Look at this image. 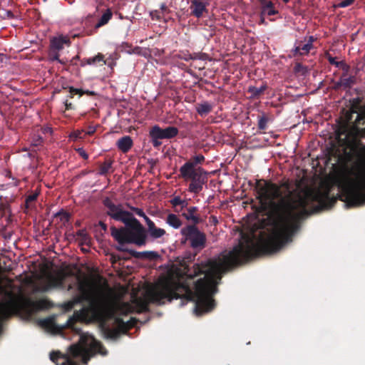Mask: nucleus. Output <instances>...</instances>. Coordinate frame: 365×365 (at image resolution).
Instances as JSON below:
<instances>
[{
  "mask_svg": "<svg viewBox=\"0 0 365 365\" xmlns=\"http://www.w3.org/2000/svg\"><path fill=\"white\" fill-rule=\"evenodd\" d=\"M257 199L262 211H268L272 222L273 230L257 243L246 237L228 252H223L216 259L195 263L192 267H185L187 279L203 274L195 284L193 291L187 282L171 277L160 279L146 292L149 302L163 305L165 301L174 299L195 302V313L197 316L211 312L215 307L212 295L217 292V285L222 275L233 267L243 264L252 258L274 253L292 240L293 235L300 229L301 220L307 213L310 202H317L321 208L332 207L336 198L330 197L328 192L309 191L304 195L292 196L287 182L277 185L263 179L255 183Z\"/></svg>",
  "mask_w": 365,
  "mask_h": 365,
  "instance_id": "obj_1",
  "label": "nucleus"
},
{
  "mask_svg": "<svg viewBox=\"0 0 365 365\" xmlns=\"http://www.w3.org/2000/svg\"><path fill=\"white\" fill-rule=\"evenodd\" d=\"M362 101L360 97L350 100V110L336 130L338 141L349 149L345 153L348 160L356 158L347 169L348 176L341 186L346 202L352 206L365 204V145L361 141L365 138V106Z\"/></svg>",
  "mask_w": 365,
  "mask_h": 365,
  "instance_id": "obj_2",
  "label": "nucleus"
},
{
  "mask_svg": "<svg viewBox=\"0 0 365 365\" xmlns=\"http://www.w3.org/2000/svg\"><path fill=\"white\" fill-rule=\"evenodd\" d=\"M77 287L80 294L64 304L66 309L71 310L75 305L86 302L88 305L81 309V313L85 318L105 323L112 317L110 299L103 289L83 281H78Z\"/></svg>",
  "mask_w": 365,
  "mask_h": 365,
  "instance_id": "obj_3",
  "label": "nucleus"
},
{
  "mask_svg": "<svg viewBox=\"0 0 365 365\" xmlns=\"http://www.w3.org/2000/svg\"><path fill=\"white\" fill-rule=\"evenodd\" d=\"M81 343L74 344L68 348V354H62L60 351H52L51 360L56 365H80L74 359L80 358L83 364H87L92 356L96 354L106 355L107 350L103 345L93 336H81Z\"/></svg>",
  "mask_w": 365,
  "mask_h": 365,
  "instance_id": "obj_4",
  "label": "nucleus"
},
{
  "mask_svg": "<svg viewBox=\"0 0 365 365\" xmlns=\"http://www.w3.org/2000/svg\"><path fill=\"white\" fill-rule=\"evenodd\" d=\"M202 155H195L185 162L179 169V178L185 181H190L188 191L191 193L199 194L207 183L208 173L202 167L198 166L205 161Z\"/></svg>",
  "mask_w": 365,
  "mask_h": 365,
  "instance_id": "obj_5",
  "label": "nucleus"
},
{
  "mask_svg": "<svg viewBox=\"0 0 365 365\" xmlns=\"http://www.w3.org/2000/svg\"><path fill=\"white\" fill-rule=\"evenodd\" d=\"M125 227H110L112 237L120 244H135L141 247L146 244L147 235L145 227L132 215L123 222Z\"/></svg>",
  "mask_w": 365,
  "mask_h": 365,
  "instance_id": "obj_6",
  "label": "nucleus"
},
{
  "mask_svg": "<svg viewBox=\"0 0 365 365\" xmlns=\"http://www.w3.org/2000/svg\"><path fill=\"white\" fill-rule=\"evenodd\" d=\"M11 302L9 311L19 312L23 304L26 306L32 307L36 309H47L50 306V302L45 299H39L36 302H32L30 299L18 297L13 292L8 291L4 287L0 284V304Z\"/></svg>",
  "mask_w": 365,
  "mask_h": 365,
  "instance_id": "obj_7",
  "label": "nucleus"
},
{
  "mask_svg": "<svg viewBox=\"0 0 365 365\" xmlns=\"http://www.w3.org/2000/svg\"><path fill=\"white\" fill-rule=\"evenodd\" d=\"M180 234L184 237L182 242H190V247L195 250H202L206 245V235L197 225H187L182 227Z\"/></svg>",
  "mask_w": 365,
  "mask_h": 365,
  "instance_id": "obj_8",
  "label": "nucleus"
},
{
  "mask_svg": "<svg viewBox=\"0 0 365 365\" xmlns=\"http://www.w3.org/2000/svg\"><path fill=\"white\" fill-rule=\"evenodd\" d=\"M111 310L113 312V315L110 318H109V319H112L114 316V312L112 307ZM108 320V319L106 322H107ZM115 323L118 326V328H110L108 327H105L106 322L100 323L103 327V331L106 336L108 339H117L120 336V332L125 333L128 331V329L134 327L135 321L131 319L130 321L125 322L122 318L115 317Z\"/></svg>",
  "mask_w": 365,
  "mask_h": 365,
  "instance_id": "obj_9",
  "label": "nucleus"
},
{
  "mask_svg": "<svg viewBox=\"0 0 365 365\" xmlns=\"http://www.w3.org/2000/svg\"><path fill=\"white\" fill-rule=\"evenodd\" d=\"M103 205L107 208L106 215L116 221L123 222L133 215L128 211L123 210L121 204L113 203L108 197L103 200Z\"/></svg>",
  "mask_w": 365,
  "mask_h": 365,
  "instance_id": "obj_10",
  "label": "nucleus"
},
{
  "mask_svg": "<svg viewBox=\"0 0 365 365\" xmlns=\"http://www.w3.org/2000/svg\"><path fill=\"white\" fill-rule=\"evenodd\" d=\"M317 40L313 36L305 37L303 41H297L290 51V56L296 58L307 55L314 48L313 43Z\"/></svg>",
  "mask_w": 365,
  "mask_h": 365,
  "instance_id": "obj_11",
  "label": "nucleus"
},
{
  "mask_svg": "<svg viewBox=\"0 0 365 365\" xmlns=\"http://www.w3.org/2000/svg\"><path fill=\"white\" fill-rule=\"evenodd\" d=\"M179 130L178 128L174 126H168L165 128H161L156 125L150 130V137L162 139H171L178 135Z\"/></svg>",
  "mask_w": 365,
  "mask_h": 365,
  "instance_id": "obj_12",
  "label": "nucleus"
},
{
  "mask_svg": "<svg viewBox=\"0 0 365 365\" xmlns=\"http://www.w3.org/2000/svg\"><path fill=\"white\" fill-rule=\"evenodd\" d=\"M67 274L63 271H59L56 275H48L47 277V284L43 287V291H47L51 288H62L64 284Z\"/></svg>",
  "mask_w": 365,
  "mask_h": 365,
  "instance_id": "obj_13",
  "label": "nucleus"
},
{
  "mask_svg": "<svg viewBox=\"0 0 365 365\" xmlns=\"http://www.w3.org/2000/svg\"><path fill=\"white\" fill-rule=\"evenodd\" d=\"M181 216L186 220L191 222V225H197L202 221L198 214V207L195 206H190L189 207H187L185 211L181 213Z\"/></svg>",
  "mask_w": 365,
  "mask_h": 365,
  "instance_id": "obj_14",
  "label": "nucleus"
},
{
  "mask_svg": "<svg viewBox=\"0 0 365 365\" xmlns=\"http://www.w3.org/2000/svg\"><path fill=\"white\" fill-rule=\"evenodd\" d=\"M118 250L127 252L132 257L138 258V259H155L159 257V255L156 252H154V251L137 252L133 250L123 249V248H118Z\"/></svg>",
  "mask_w": 365,
  "mask_h": 365,
  "instance_id": "obj_15",
  "label": "nucleus"
},
{
  "mask_svg": "<svg viewBox=\"0 0 365 365\" xmlns=\"http://www.w3.org/2000/svg\"><path fill=\"white\" fill-rule=\"evenodd\" d=\"M190 13L197 18L202 16L203 12H207L206 4L203 1H192Z\"/></svg>",
  "mask_w": 365,
  "mask_h": 365,
  "instance_id": "obj_16",
  "label": "nucleus"
},
{
  "mask_svg": "<svg viewBox=\"0 0 365 365\" xmlns=\"http://www.w3.org/2000/svg\"><path fill=\"white\" fill-rule=\"evenodd\" d=\"M101 65L106 64L104 60V56L102 53H98L96 56L91 58H85L81 61V66H85L86 65Z\"/></svg>",
  "mask_w": 365,
  "mask_h": 365,
  "instance_id": "obj_17",
  "label": "nucleus"
},
{
  "mask_svg": "<svg viewBox=\"0 0 365 365\" xmlns=\"http://www.w3.org/2000/svg\"><path fill=\"white\" fill-rule=\"evenodd\" d=\"M70 41L66 37L63 36L58 37H53L51 40L50 47L51 49L54 51H60L63 48L64 44L69 43Z\"/></svg>",
  "mask_w": 365,
  "mask_h": 365,
  "instance_id": "obj_18",
  "label": "nucleus"
},
{
  "mask_svg": "<svg viewBox=\"0 0 365 365\" xmlns=\"http://www.w3.org/2000/svg\"><path fill=\"white\" fill-rule=\"evenodd\" d=\"M11 303L0 304V334L2 332V323L3 321L10 317L14 313L16 312L9 311V306Z\"/></svg>",
  "mask_w": 365,
  "mask_h": 365,
  "instance_id": "obj_19",
  "label": "nucleus"
},
{
  "mask_svg": "<svg viewBox=\"0 0 365 365\" xmlns=\"http://www.w3.org/2000/svg\"><path fill=\"white\" fill-rule=\"evenodd\" d=\"M117 146L123 153H127L133 146L132 138L128 135L120 138L117 141Z\"/></svg>",
  "mask_w": 365,
  "mask_h": 365,
  "instance_id": "obj_20",
  "label": "nucleus"
},
{
  "mask_svg": "<svg viewBox=\"0 0 365 365\" xmlns=\"http://www.w3.org/2000/svg\"><path fill=\"white\" fill-rule=\"evenodd\" d=\"M267 89V85L266 83H263L259 88L255 86H250L247 89V92L251 94L250 98L252 99L259 98L264 92Z\"/></svg>",
  "mask_w": 365,
  "mask_h": 365,
  "instance_id": "obj_21",
  "label": "nucleus"
},
{
  "mask_svg": "<svg viewBox=\"0 0 365 365\" xmlns=\"http://www.w3.org/2000/svg\"><path fill=\"white\" fill-rule=\"evenodd\" d=\"M196 111L202 117L207 115L210 113L213 108L212 105L208 101H204L196 105Z\"/></svg>",
  "mask_w": 365,
  "mask_h": 365,
  "instance_id": "obj_22",
  "label": "nucleus"
},
{
  "mask_svg": "<svg viewBox=\"0 0 365 365\" xmlns=\"http://www.w3.org/2000/svg\"><path fill=\"white\" fill-rule=\"evenodd\" d=\"M165 222L174 229H179L182 225V221L179 215L170 213L167 215Z\"/></svg>",
  "mask_w": 365,
  "mask_h": 365,
  "instance_id": "obj_23",
  "label": "nucleus"
},
{
  "mask_svg": "<svg viewBox=\"0 0 365 365\" xmlns=\"http://www.w3.org/2000/svg\"><path fill=\"white\" fill-rule=\"evenodd\" d=\"M76 236L77 237V240L79 242L80 245H88L90 246L91 243V238L88 234L86 229H81L76 232Z\"/></svg>",
  "mask_w": 365,
  "mask_h": 365,
  "instance_id": "obj_24",
  "label": "nucleus"
},
{
  "mask_svg": "<svg viewBox=\"0 0 365 365\" xmlns=\"http://www.w3.org/2000/svg\"><path fill=\"white\" fill-rule=\"evenodd\" d=\"M113 160L111 159H106L103 163L99 165L98 175H106L108 173H113V169L112 165Z\"/></svg>",
  "mask_w": 365,
  "mask_h": 365,
  "instance_id": "obj_25",
  "label": "nucleus"
},
{
  "mask_svg": "<svg viewBox=\"0 0 365 365\" xmlns=\"http://www.w3.org/2000/svg\"><path fill=\"white\" fill-rule=\"evenodd\" d=\"M266 4H263L261 8L260 13L264 16H271L278 14L273 6L272 1H264Z\"/></svg>",
  "mask_w": 365,
  "mask_h": 365,
  "instance_id": "obj_26",
  "label": "nucleus"
},
{
  "mask_svg": "<svg viewBox=\"0 0 365 365\" xmlns=\"http://www.w3.org/2000/svg\"><path fill=\"white\" fill-rule=\"evenodd\" d=\"M113 16V13L110 9H107L103 14L98 21L94 26V29H98L100 27L107 24Z\"/></svg>",
  "mask_w": 365,
  "mask_h": 365,
  "instance_id": "obj_27",
  "label": "nucleus"
},
{
  "mask_svg": "<svg viewBox=\"0 0 365 365\" xmlns=\"http://www.w3.org/2000/svg\"><path fill=\"white\" fill-rule=\"evenodd\" d=\"M38 195L39 192L36 190L26 196L25 200V207L26 209H29L34 207V202L36 200Z\"/></svg>",
  "mask_w": 365,
  "mask_h": 365,
  "instance_id": "obj_28",
  "label": "nucleus"
},
{
  "mask_svg": "<svg viewBox=\"0 0 365 365\" xmlns=\"http://www.w3.org/2000/svg\"><path fill=\"white\" fill-rule=\"evenodd\" d=\"M340 78L343 88L345 89L350 88L356 83V78L354 76L346 77L345 73Z\"/></svg>",
  "mask_w": 365,
  "mask_h": 365,
  "instance_id": "obj_29",
  "label": "nucleus"
},
{
  "mask_svg": "<svg viewBox=\"0 0 365 365\" xmlns=\"http://www.w3.org/2000/svg\"><path fill=\"white\" fill-rule=\"evenodd\" d=\"M150 237L154 239H158L163 237L165 234V230L162 228H158L156 226L148 231Z\"/></svg>",
  "mask_w": 365,
  "mask_h": 365,
  "instance_id": "obj_30",
  "label": "nucleus"
},
{
  "mask_svg": "<svg viewBox=\"0 0 365 365\" xmlns=\"http://www.w3.org/2000/svg\"><path fill=\"white\" fill-rule=\"evenodd\" d=\"M269 122V118L263 114L262 116L258 117L257 126L260 130H264L267 128V123Z\"/></svg>",
  "mask_w": 365,
  "mask_h": 365,
  "instance_id": "obj_31",
  "label": "nucleus"
},
{
  "mask_svg": "<svg viewBox=\"0 0 365 365\" xmlns=\"http://www.w3.org/2000/svg\"><path fill=\"white\" fill-rule=\"evenodd\" d=\"M56 217H59L60 220L63 222V224L68 222L71 218V215L66 211L61 210L54 215Z\"/></svg>",
  "mask_w": 365,
  "mask_h": 365,
  "instance_id": "obj_32",
  "label": "nucleus"
},
{
  "mask_svg": "<svg viewBox=\"0 0 365 365\" xmlns=\"http://www.w3.org/2000/svg\"><path fill=\"white\" fill-rule=\"evenodd\" d=\"M182 198L180 196H175L170 200V203L174 209L175 212H180V210H179V205L182 201Z\"/></svg>",
  "mask_w": 365,
  "mask_h": 365,
  "instance_id": "obj_33",
  "label": "nucleus"
},
{
  "mask_svg": "<svg viewBox=\"0 0 365 365\" xmlns=\"http://www.w3.org/2000/svg\"><path fill=\"white\" fill-rule=\"evenodd\" d=\"M68 92L69 94L67 96L69 98H73L75 95H78L79 97L82 96L83 95V90L79 89V88H75L72 86L68 87Z\"/></svg>",
  "mask_w": 365,
  "mask_h": 365,
  "instance_id": "obj_34",
  "label": "nucleus"
},
{
  "mask_svg": "<svg viewBox=\"0 0 365 365\" xmlns=\"http://www.w3.org/2000/svg\"><path fill=\"white\" fill-rule=\"evenodd\" d=\"M294 72L295 73H301L302 75H304L307 72V68L301 63H296L294 66Z\"/></svg>",
  "mask_w": 365,
  "mask_h": 365,
  "instance_id": "obj_35",
  "label": "nucleus"
},
{
  "mask_svg": "<svg viewBox=\"0 0 365 365\" xmlns=\"http://www.w3.org/2000/svg\"><path fill=\"white\" fill-rule=\"evenodd\" d=\"M192 53H190L188 51H180L175 56L179 59L184 60L185 61H188L192 58Z\"/></svg>",
  "mask_w": 365,
  "mask_h": 365,
  "instance_id": "obj_36",
  "label": "nucleus"
},
{
  "mask_svg": "<svg viewBox=\"0 0 365 365\" xmlns=\"http://www.w3.org/2000/svg\"><path fill=\"white\" fill-rule=\"evenodd\" d=\"M191 56H192L191 60L200 59V60H202V61H206L209 58V56L207 53H202V52L193 53H192Z\"/></svg>",
  "mask_w": 365,
  "mask_h": 365,
  "instance_id": "obj_37",
  "label": "nucleus"
},
{
  "mask_svg": "<svg viewBox=\"0 0 365 365\" xmlns=\"http://www.w3.org/2000/svg\"><path fill=\"white\" fill-rule=\"evenodd\" d=\"M138 306H139V308H140V311L141 312L149 311V304H148V302H147V301L140 300L138 302Z\"/></svg>",
  "mask_w": 365,
  "mask_h": 365,
  "instance_id": "obj_38",
  "label": "nucleus"
},
{
  "mask_svg": "<svg viewBox=\"0 0 365 365\" xmlns=\"http://www.w3.org/2000/svg\"><path fill=\"white\" fill-rule=\"evenodd\" d=\"M58 51H54L51 49L49 52V58L51 61H58L59 60V54L58 53Z\"/></svg>",
  "mask_w": 365,
  "mask_h": 365,
  "instance_id": "obj_39",
  "label": "nucleus"
},
{
  "mask_svg": "<svg viewBox=\"0 0 365 365\" xmlns=\"http://www.w3.org/2000/svg\"><path fill=\"white\" fill-rule=\"evenodd\" d=\"M353 1H340L338 4H334L332 6L336 8H344L350 6L352 4Z\"/></svg>",
  "mask_w": 365,
  "mask_h": 365,
  "instance_id": "obj_40",
  "label": "nucleus"
},
{
  "mask_svg": "<svg viewBox=\"0 0 365 365\" xmlns=\"http://www.w3.org/2000/svg\"><path fill=\"white\" fill-rule=\"evenodd\" d=\"M327 59L330 64L334 65L336 67H339V65L342 63V61H336L335 58L331 56L330 55L328 56Z\"/></svg>",
  "mask_w": 365,
  "mask_h": 365,
  "instance_id": "obj_41",
  "label": "nucleus"
},
{
  "mask_svg": "<svg viewBox=\"0 0 365 365\" xmlns=\"http://www.w3.org/2000/svg\"><path fill=\"white\" fill-rule=\"evenodd\" d=\"M130 210L133 211L139 217L145 216V212L142 209L135 207H130Z\"/></svg>",
  "mask_w": 365,
  "mask_h": 365,
  "instance_id": "obj_42",
  "label": "nucleus"
},
{
  "mask_svg": "<svg viewBox=\"0 0 365 365\" xmlns=\"http://www.w3.org/2000/svg\"><path fill=\"white\" fill-rule=\"evenodd\" d=\"M188 206V201L187 200H182L180 204L179 205V210H180V212H182L183 210H186Z\"/></svg>",
  "mask_w": 365,
  "mask_h": 365,
  "instance_id": "obj_43",
  "label": "nucleus"
},
{
  "mask_svg": "<svg viewBox=\"0 0 365 365\" xmlns=\"http://www.w3.org/2000/svg\"><path fill=\"white\" fill-rule=\"evenodd\" d=\"M43 325L47 327H52L55 325L54 322L51 319H45L42 322Z\"/></svg>",
  "mask_w": 365,
  "mask_h": 365,
  "instance_id": "obj_44",
  "label": "nucleus"
},
{
  "mask_svg": "<svg viewBox=\"0 0 365 365\" xmlns=\"http://www.w3.org/2000/svg\"><path fill=\"white\" fill-rule=\"evenodd\" d=\"M153 145L155 148H158L161 145L162 143L160 141V138H150Z\"/></svg>",
  "mask_w": 365,
  "mask_h": 365,
  "instance_id": "obj_45",
  "label": "nucleus"
},
{
  "mask_svg": "<svg viewBox=\"0 0 365 365\" xmlns=\"http://www.w3.org/2000/svg\"><path fill=\"white\" fill-rule=\"evenodd\" d=\"M77 152L83 159L86 160L88 158V155L83 148H78Z\"/></svg>",
  "mask_w": 365,
  "mask_h": 365,
  "instance_id": "obj_46",
  "label": "nucleus"
},
{
  "mask_svg": "<svg viewBox=\"0 0 365 365\" xmlns=\"http://www.w3.org/2000/svg\"><path fill=\"white\" fill-rule=\"evenodd\" d=\"M64 104H65L66 110H68L74 109L73 105L72 104V103L69 102L68 99L65 100Z\"/></svg>",
  "mask_w": 365,
  "mask_h": 365,
  "instance_id": "obj_47",
  "label": "nucleus"
},
{
  "mask_svg": "<svg viewBox=\"0 0 365 365\" xmlns=\"http://www.w3.org/2000/svg\"><path fill=\"white\" fill-rule=\"evenodd\" d=\"M96 128L93 126H88L87 130L86 131V134L88 135H93L96 132Z\"/></svg>",
  "mask_w": 365,
  "mask_h": 365,
  "instance_id": "obj_48",
  "label": "nucleus"
},
{
  "mask_svg": "<svg viewBox=\"0 0 365 365\" xmlns=\"http://www.w3.org/2000/svg\"><path fill=\"white\" fill-rule=\"evenodd\" d=\"M42 143L43 138L41 137H38L37 139H36L32 144L35 146H38L41 145Z\"/></svg>",
  "mask_w": 365,
  "mask_h": 365,
  "instance_id": "obj_49",
  "label": "nucleus"
},
{
  "mask_svg": "<svg viewBox=\"0 0 365 365\" xmlns=\"http://www.w3.org/2000/svg\"><path fill=\"white\" fill-rule=\"evenodd\" d=\"M343 87L342 84H341V78L339 79V81L336 82L334 83V89H339L340 88Z\"/></svg>",
  "mask_w": 365,
  "mask_h": 365,
  "instance_id": "obj_50",
  "label": "nucleus"
},
{
  "mask_svg": "<svg viewBox=\"0 0 365 365\" xmlns=\"http://www.w3.org/2000/svg\"><path fill=\"white\" fill-rule=\"evenodd\" d=\"M98 225L102 228V230L103 231H106L107 230V225L105 222H103V221H100L98 222Z\"/></svg>",
  "mask_w": 365,
  "mask_h": 365,
  "instance_id": "obj_51",
  "label": "nucleus"
},
{
  "mask_svg": "<svg viewBox=\"0 0 365 365\" xmlns=\"http://www.w3.org/2000/svg\"><path fill=\"white\" fill-rule=\"evenodd\" d=\"M265 17L266 16H264V15H262V14L260 13V19L259 22V24H267L265 21Z\"/></svg>",
  "mask_w": 365,
  "mask_h": 365,
  "instance_id": "obj_52",
  "label": "nucleus"
},
{
  "mask_svg": "<svg viewBox=\"0 0 365 365\" xmlns=\"http://www.w3.org/2000/svg\"><path fill=\"white\" fill-rule=\"evenodd\" d=\"M83 94H87L88 96H96V93L95 91H84L83 90Z\"/></svg>",
  "mask_w": 365,
  "mask_h": 365,
  "instance_id": "obj_53",
  "label": "nucleus"
},
{
  "mask_svg": "<svg viewBox=\"0 0 365 365\" xmlns=\"http://www.w3.org/2000/svg\"><path fill=\"white\" fill-rule=\"evenodd\" d=\"M148 225V231H150L151 229L155 227V223L151 220L148 223H147Z\"/></svg>",
  "mask_w": 365,
  "mask_h": 365,
  "instance_id": "obj_54",
  "label": "nucleus"
},
{
  "mask_svg": "<svg viewBox=\"0 0 365 365\" xmlns=\"http://www.w3.org/2000/svg\"><path fill=\"white\" fill-rule=\"evenodd\" d=\"M74 138H81V131H79V130H77V131H75L73 133Z\"/></svg>",
  "mask_w": 365,
  "mask_h": 365,
  "instance_id": "obj_55",
  "label": "nucleus"
},
{
  "mask_svg": "<svg viewBox=\"0 0 365 365\" xmlns=\"http://www.w3.org/2000/svg\"><path fill=\"white\" fill-rule=\"evenodd\" d=\"M144 218L146 224L148 223L151 220L145 214V216H142Z\"/></svg>",
  "mask_w": 365,
  "mask_h": 365,
  "instance_id": "obj_56",
  "label": "nucleus"
},
{
  "mask_svg": "<svg viewBox=\"0 0 365 365\" xmlns=\"http://www.w3.org/2000/svg\"><path fill=\"white\" fill-rule=\"evenodd\" d=\"M160 9L162 10L163 12H165L167 11V6L164 4H163L160 6Z\"/></svg>",
  "mask_w": 365,
  "mask_h": 365,
  "instance_id": "obj_57",
  "label": "nucleus"
},
{
  "mask_svg": "<svg viewBox=\"0 0 365 365\" xmlns=\"http://www.w3.org/2000/svg\"><path fill=\"white\" fill-rule=\"evenodd\" d=\"M75 284H70L68 286L67 290L71 291L74 288Z\"/></svg>",
  "mask_w": 365,
  "mask_h": 365,
  "instance_id": "obj_58",
  "label": "nucleus"
},
{
  "mask_svg": "<svg viewBox=\"0 0 365 365\" xmlns=\"http://www.w3.org/2000/svg\"><path fill=\"white\" fill-rule=\"evenodd\" d=\"M58 61L60 63H61V64H65V63H66V62L63 61V59H59Z\"/></svg>",
  "mask_w": 365,
  "mask_h": 365,
  "instance_id": "obj_59",
  "label": "nucleus"
},
{
  "mask_svg": "<svg viewBox=\"0 0 365 365\" xmlns=\"http://www.w3.org/2000/svg\"><path fill=\"white\" fill-rule=\"evenodd\" d=\"M51 131H52V130H51V128H46V129H45V132H46V133H47V132H50V133H51Z\"/></svg>",
  "mask_w": 365,
  "mask_h": 365,
  "instance_id": "obj_60",
  "label": "nucleus"
},
{
  "mask_svg": "<svg viewBox=\"0 0 365 365\" xmlns=\"http://www.w3.org/2000/svg\"><path fill=\"white\" fill-rule=\"evenodd\" d=\"M6 280L8 281V282H9V284H12V283H13V280H12V279H9V278H6Z\"/></svg>",
  "mask_w": 365,
  "mask_h": 365,
  "instance_id": "obj_61",
  "label": "nucleus"
},
{
  "mask_svg": "<svg viewBox=\"0 0 365 365\" xmlns=\"http://www.w3.org/2000/svg\"><path fill=\"white\" fill-rule=\"evenodd\" d=\"M76 59H79V56H78V55L76 56L74 58H73V59L71 61H73Z\"/></svg>",
  "mask_w": 365,
  "mask_h": 365,
  "instance_id": "obj_62",
  "label": "nucleus"
},
{
  "mask_svg": "<svg viewBox=\"0 0 365 365\" xmlns=\"http://www.w3.org/2000/svg\"><path fill=\"white\" fill-rule=\"evenodd\" d=\"M76 225L79 226L80 223L79 222H76Z\"/></svg>",
  "mask_w": 365,
  "mask_h": 365,
  "instance_id": "obj_63",
  "label": "nucleus"
}]
</instances>
